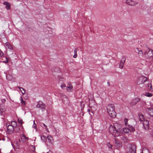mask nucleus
<instances>
[{
    "label": "nucleus",
    "instance_id": "obj_39",
    "mask_svg": "<svg viewBox=\"0 0 153 153\" xmlns=\"http://www.w3.org/2000/svg\"><path fill=\"white\" fill-rule=\"evenodd\" d=\"M4 55L3 53L0 49V56H2Z\"/></svg>",
    "mask_w": 153,
    "mask_h": 153
},
{
    "label": "nucleus",
    "instance_id": "obj_32",
    "mask_svg": "<svg viewBox=\"0 0 153 153\" xmlns=\"http://www.w3.org/2000/svg\"><path fill=\"white\" fill-rule=\"evenodd\" d=\"M30 148L32 151L34 152L35 151V147L33 145H32L30 146Z\"/></svg>",
    "mask_w": 153,
    "mask_h": 153
},
{
    "label": "nucleus",
    "instance_id": "obj_35",
    "mask_svg": "<svg viewBox=\"0 0 153 153\" xmlns=\"http://www.w3.org/2000/svg\"><path fill=\"white\" fill-rule=\"evenodd\" d=\"M107 146L110 148L111 149L112 145L110 144L109 143H108L107 145Z\"/></svg>",
    "mask_w": 153,
    "mask_h": 153
},
{
    "label": "nucleus",
    "instance_id": "obj_40",
    "mask_svg": "<svg viewBox=\"0 0 153 153\" xmlns=\"http://www.w3.org/2000/svg\"><path fill=\"white\" fill-rule=\"evenodd\" d=\"M33 123H33V127L34 128H36V125L35 123V122L34 121L33 122Z\"/></svg>",
    "mask_w": 153,
    "mask_h": 153
},
{
    "label": "nucleus",
    "instance_id": "obj_11",
    "mask_svg": "<svg viewBox=\"0 0 153 153\" xmlns=\"http://www.w3.org/2000/svg\"><path fill=\"white\" fill-rule=\"evenodd\" d=\"M140 100V99L138 98H136L132 100L130 103L131 106L134 105Z\"/></svg>",
    "mask_w": 153,
    "mask_h": 153
},
{
    "label": "nucleus",
    "instance_id": "obj_3",
    "mask_svg": "<svg viewBox=\"0 0 153 153\" xmlns=\"http://www.w3.org/2000/svg\"><path fill=\"white\" fill-rule=\"evenodd\" d=\"M147 78L145 77H140L138 78L136 81V84L138 85H140L143 84L146 81Z\"/></svg>",
    "mask_w": 153,
    "mask_h": 153
},
{
    "label": "nucleus",
    "instance_id": "obj_43",
    "mask_svg": "<svg viewBox=\"0 0 153 153\" xmlns=\"http://www.w3.org/2000/svg\"><path fill=\"white\" fill-rule=\"evenodd\" d=\"M115 143L116 144H117V145L119 144H120L119 143H117V141H116V140H115Z\"/></svg>",
    "mask_w": 153,
    "mask_h": 153
},
{
    "label": "nucleus",
    "instance_id": "obj_42",
    "mask_svg": "<svg viewBox=\"0 0 153 153\" xmlns=\"http://www.w3.org/2000/svg\"><path fill=\"white\" fill-rule=\"evenodd\" d=\"M1 101L3 103H4L5 102L6 100L5 99H2L1 100Z\"/></svg>",
    "mask_w": 153,
    "mask_h": 153
},
{
    "label": "nucleus",
    "instance_id": "obj_15",
    "mask_svg": "<svg viewBox=\"0 0 153 153\" xmlns=\"http://www.w3.org/2000/svg\"><path fill=\"white\" fill-rule=\"evenodd\" d=\"M4 45L5 46L7 47V48L10 49L11 50L13 49V47L12 45L10 44L8 42H6V43H4Z\"/></svg>",
    "mask_w": 153,
    "mask_h": 153
},
{
    "label": "nucleus",
    "instance_id": "obj_16",
    "mask_svg": "<svg viewBox=\"0 0 153 153\" xmlns=\"http://www.w3.org/2000/svg\"><path fill=\"white\" fill-rule=\"evenodd\" d=\"M21 128V126H17L14 128V132L16 133L19 132L20 130V128Z\"/></svg>",
    "mask_w": 153,
    "mask_h": 153
},
{
    "label": "nucleus",
    "instance_id": "obj_24",
    "mask_svg": "<svg viewBox=\"0 0 153 153\" xmlns=\"http://www.w3.org/2000/svg\"><path fill=\"white\" fill-rule=\"evenodd\" d=\"M11 126H13L14 128L16 126H18L17 125V123L16 121H13L11 122Z\"/></svg>",
    "mask_w": 153,
    "mask_h": 153
},
{
    "label": "nucleus",
    "instance_id": "obj_28",
    "mask_svg": "<svg viewBox=\"0 0 153 153\" xmlns=\"http://www.w3.org/2000/svg\"><path fill=\"white\" fill-rule=\"evenodd\" d=\"M18 88H19L21 92V93L23 94H25V91L24 90V89L22 88V87H18Z\"/></svg>",
    "mask_w": 153,
    "mask_h": 153
},
{
    "label": "nucleus",
    "instance_id": "obj_41",
    "mask_svg": "<svg viewBox=\"0 0 153 153\" xmlns=\"http://www.w3.org/2000/svg\"><path fill=\"white\" fill-rule=\"evenodd\" d=\"M68 85L69 86H73L71 85V82H69L68 83Z\"/></svg>",
    "mask_w": 153,
    "mask_h": 153
},
{
    "label": "nucleus",
    "instance_id": "obj_10",
    "mask_svg": "<svg viewBox=\"0 0 153 153\" xmlns=\"http://www.w3.org/2000/svg\"><path fill=\"white\" fill-rule=\"evenodd\" d=\"M126 3L131 6H134L137 4V2L131 0H126Z\"/></svg>",
    "mask_w": 153,
    "mask_h": 153
},
{
    "label": "nucleus",
    "instance_id": "obj_1",
    "mask_svg": "<svg viewBox=\"0 0 153 153\" xmlns=\"http://www.w3.org/2000/svg\"><path fill=\"white\" fill-rule=\"evenodd\" d=\"M107 112L110 117L114 118L116 116V113L115 111L114 106L113 104H109L107 107Z\"/></svg>",
    "mask_w": 153,
    "mask_h": 153
},
{
    "label": "nucleus",
    "instance_id": "obj_23",
    "mask_svg": "<svg viewBox=\"0 0 153 153\" xmlns=\"http://www.w3.org/2000/svg\"><path fill=\"white\" fill-rule=\"evenodd\" d=\"M47 139L49 140V142L52 143L53 142V138L50 135H48L47 136Z\"/></svg>",
    "mask_w": 153,
    "mask_h": 153
},
{
    "label": "nucleus",
    "instance_id": "obj_31",
    "mask_svg": "<svg viewBox=\"0 0 153 153\" xmlns=\"http://www.w3.org/2000/svg\"><path fill=\"white\" fill-rule=\"evenodd\" d=\"M18 122L21 125H22V119H19L18 120Z\"/></svg>",
    "mask_w": 153,
    "mask_h": 153
},
{
    "label": "nucleus",
    "instance_id": "obj_6",
    "mask_svg": "<svg viewBox=\"0 0 153 153\" xmlns=\"http://www.w3.org/2000/svg\"><path fill=\"white\" fill-rule=\"evenodd\" d=\"M36 107L41 109H45V105L42 101H39L38 102L37 104L36 105Z\"/></svg>",
    "mask_w": 153,
    "mask_h": 153
},
{
    "label": "nucleus",
    "instance_id": "obj_7",
    "mask_svg": "<svg viewBox=\"0 0 153 153\" xmlns=\"http://www.w3.org/2000/svg\"><path fill=\"white\" fill-rule=\"evenodd\" d=\"M143 127L145 130H147L149 128V121L147 120H144L143 123Z\"/></svg>",
    "mask_w": 153,
    "mask_h": 153
},
{
    "label": "nucleus",
    "instance_id": "obj_12",
    "mask_svg": "<svg viewBox=\"0 0 153 153\" xmlns=\"http://www.w3.org/2000/svg\"><path fill=\"white\" fill-rule=\"evenodd\" d=\"M28 137H27L25 135L23 134L21 137V141L23 143H25L28 140Z\"/></svg>",
    "mask_w": 153,
    "mask_h": 153
},
{
    "label": "nucleus",
    "instance_id": "obj_8",
    "mask_svg": "<svg viewBox=\"0 0 153 153\" xmlns=\"http://www.w3.org/2000/svg\"><path fill=\"white\" fill-rule=\"evenodd\" d=\"M135 146L134 145H131L128 153H136Z\"/></svg>",
    "mask_w": 153,
    "mask_h": 153
},
{
    "label": "nucleus",
    "instance_id": "obj_49",
    "mask_svg": "<svg viewBox=\"0 0 153 153\" xmlns=\"http://www.w3.org/2000/svg\"><path fill=\"white\" fill-rule=\"evenodd\" d=\"M0 140H1V139L0 138Z\"/></svg>",
    "mask_w": 153,
    "mask_h": 153
},
{
    "label": "nucleus",
    "instance_id": "obj_34",
    "mask_svg": "<svg viewBox=\"0 0 153 153\" xmlns=\"http://www.w3.org/2000/svg\"><path fill=\"white\" fill-rule=\"evenodd\" d=\"M128 120L127 119H125L124 120V121L125 122V124L126 126H127V125H128Z\"/></svg>",
    "mask_w": 153,
    "mask_h": 153
},
{
    "label": "nucleus",
    "instance_id": "obj_26",
    "mask_svg": "<svg viewBox=\"0 0 153 153\" xmlns=\"http://www.w3.org/2000/svg\"><path fill=\"white\" fill-rule=\"evenodd\" d=\"M136 49L137 50V51L135 50V52L136 53H137L138 54L140 55L143 54V52L141 50H139L138 48H136Z\"/></svg>",
    "mask_w": 153,
    "mask_h": 153
},
{
    "label": "nucleus",
    "instance_id": "obj_33",
    "mask_svg": "<svg viewBox=\"0 0 153 153\" xmlns=\"http://www.w3.org/2000/svg\"><path fill=\"white\" fill-rule=\"evenodd\" d=\"M6 110V109L5 108H1V109L0 108V111H1L0 112L2 113H2L3 112H4Z\"/></svg>",
    "mask_w": 153,
    "mask_h": 153
},
{
    "label": "nucleus",
    "instance_id": "obj_5",
    "mask_svg": "<svg viewBox=\"0 0 153 153\" xmlns=\"http://www.w3.org/2000/svg\"><path fill=\"white\" fill-rule=\"evenodd\" d=\"M114 126L117 131L119 132V134L120 132H122L123 128L122 127V125L118 123H116L114 124Z\"/></svg>",
    "mask_w": 153,
    "mask_h": 153
},
{
    "label": "nucleus",
    "instance_id": "obj_30",
    "mask_svg": "<svg viewBox=\"0 0 153 153\" xmlns=\"http://www.w3.org/2000/svg\"><path fill=\"white\" fill-rule=\"evenodd\" d=\"M145 96L148 97H151L152 96V94L149 93H146Z\"/></svg>",
    "mask_w": 153,
    "mask_h": 153
},
{
    "label": "nucleus",
    "instance_id": "obj_2",
    "mask_svg": "<svg viewBox=\"0 0 153 153\" xmlns=\"http://www.w3.org/2000/svg\"><path fill=\"white\" fill-rule=\"evenodd\" d=\"M109 131L112 135L114 137H117L119 135V132L117 131L114 126H111L109 128Z\"/></svg>",
    "mask_w": 153,
    "mask_h": 153
},
{
    "label": "nucleus",
    "instance_id": "obj_25",
    "mask_svg": "<svg viewBox=\"0 0 153 153\" xmlns=\"http://www.w3.org/2000/svg\"><path fill=\"white\" fill-rule=\"evenodd\" d=\"M77 49L75 48L74 51V55L73 56V57L74 58H76L77 57Z\"/></svg>",
    "mask_w": 153,
    "mask_h": 153
},
{
    "label": "nucleus",
    "instance_id": "obj_44",
    "mask_svg": "<svg viewBox=\"0 0 153 153\" xmlns=\"http://www.w3.org/2000/svg\"><path fill=\"white\" fill-rule=\"evenodd\" d=\"M107 83H108V85L109 86H110V83H109V82H107Z\"/></svg>",
    "mask_w": 153,
    "mask_h": 153
},
{
    "label": "nucleus",
    "instance_id": "obj_20",
    "mask_svg": "<svg viewBox=\"0 0 153 153\" xmlns=\"http://www.w3.org/2000/svg\"><path fill=\"white\" fill-rule=\"evenodd\" d=\"M128 128L130 131H133L135 130L134 128L132 126L128 125Z\"/></svg>",
    "mask_w": 153,
    "mask_h": 153
},
{
    "label": "nucleus",
    "instance_id": "obj_45",
    "mask_svg": "<svg viewBox=\"0 0 153 153\" xmlns=\"http://www.w3.org/2000/svg\"><path fill=\"white\" fill-rule=\"evenodd\" d=\"M91 110L90 109H88V111L89 113V112Z\"/></svg>",
    "mask_w": 153,
    "mask_h": 153
},
{
    "label": "nucleus",
    "instance_id": "obj_47",
    "mask_svg": "<svg viewBox=\"0 0 153 153\" xmlns=\"http://www.w3.org/2000/svg\"><path fill=\"white\" fill-rule=\"evenodd\" d=\"M19 141L20 142H21V141H20V140H19Z\"/></svg>",
    "mask_w": 153,
    "mask_h": 153
},
{
    "label": "nucleus",
    "instance_id": "obj_37",
    "mask_svg": "<svg viewBox=\"0 0 153 153\" xmlns=\"http://www.w3.org/2000/svg\"><path fill=\"white\" fill-rule=\"evenodd\" d=\"M66 87V85H65L64 84V83H63L61 85V87L62 88H63L64 87Z\"/></svg>",
    "mask_w": 153,
    "mask_h": 153
},
{
    "label": "nucleus",
    "instance_id": "obj_48",
    "mask_svg": "<svg viewBox=\"0 0 153 153\" xmlns=\"http://www.w3.org/2000/svg\"><path fill=\"white\" fill-rule=\"evenodd\" d=\"M146 61H147V62H149V61H147V60H146Z\"/></svg>",
    "mask_w": 153,
    "mask_h": 153
},
{
    "label": "nucleus",
    "instance_id": "obj_17",
    "mask_svg": "<svg viewBox=\"0 0 153 153\" xmlns=\"http://www.w3.org/2000/svg\"><path fill=\"white\" fill-rule=\"evenodd\" d=\"M125 61V59H124L123 61L122 60L120 62L119 64V68H120L122 69L123 68Z\"/></svg>",
    "mask_w": 153,
    "mask_h": 153
},
{
    "label": "nucleus",
    "instance_id": "obj_38",
    "mask_svg": "<svg viewBox=\"0 0 153 153\" xmlns=\"http://www.w3.org/2000/svg\"><path fill=\"white\" fill-rule=\"evenodd\" d=\"M43 125L45 127L46 131H48V129L47 128V126L44 123H43Z\"/></svg>",
    "mask_w": 153,
    "mask_h": 153
},
{
    "label": "nucleus",
    "instance_id": "obj_27",
    "mask_svg": "<svg viewBox=\"0 0 153 153\" xmlns=\"http://www.w3.org/2000/svg\"><path fill=\"white\" fill-rule=\"evenodd\" d=\"M73 88V86H68L66 87V89L68 91H71Z\"/></svg>",
    "mask_w": 153,
    "mask_h": 153
},
{
    "label": "nucleus",
    "instance_id": "obj_21",
    "mask_svg": "<svg viewBox=\"0 0 153 153\" xmlns=\"http://www.w3.org/2000/svg\"><path fill=\"white\" fill-rule=\"evenodd\" d=\"M142 153H149V150L146 148H143Z\"/></svg>",
    "mask_w": 153,
    "mask_h": 153
},
{
    "label": "nucleus",
    "instance_id": "obj_4",
    "mask_svg": "<svg viewBox=\"0 0 153 153\" xmlns=\"http://www.w3.org/2000/svg\"><path fill=\"white\" fill-rule=\"evenodd\" d=\"M146 52H145L144 55L145 56V57L146 58L148 59L152 57L153 56V51L152 50L150 49L149 51L146 53Z\"/></svg>",
    "mask_w": 153,
    "mask_h": 153
},
{
    "label": "nucleus",
    "instance_id": "obj_36",
    "mask_svg": "<svg viewBox=\"0 0 153 153\" xmlns=\"http://www.w3.org/2000/svg\"><path fill=\"white\" fill-rule=\"evenodd\" d=\"M21 102L22 103V104H23L24 105H25V102L23 100L22 98H21Z\"/></svg>",
    "mask_w": 153,
    "mask_h": 153
},
{
    "label": "nucleus",
    "instance_id": "obj_14",
    "mask_svg": "<svg viewBox=\"0 0 153 153\" xmlns=\"http://www.w3.org/2000/svg\"><path fill=\"white\" fill-rule=\"evenodd\" d=\"M139 120L140 121H143L145 120L144 115L142 114H139L138 115Z\"/></svg>",
    "mask_w": 153,
    "mask_h": 153
},
{
    "label": "nucleus",
    "instance_id": "obj_29",
    "mask_svg": "<svg viewBox=\"0 0 153 153\" xmlns=\"http://www.w3.org/2000/svg\"><path fill=\"white\" fill-rule=\"evenodd\" d=\"M41 138L43 142H45L47 140V138L44 135H42L41 136Z\"/></svg>",
    "mask_w": 153,
    "mask_h": 153
},
{
    "label": "nucleus",
    "instance_id": "obj_19",
    "mask_svg": "<svg viewBox=\"0 0 153 153\" xmlns=\"http://www.w3.org/2000/svg\"><path fill=\"white\" fill-rule=\"evenodd\" d=\"M129 132V131L128 127L124 128H122V132H121L122 133L123 132L124 133H128Z\"/></svg>",
    "mask_w": 153,
    "mask_h": 153
},
{
    "label": "nucleus",
    "instance_id": "obj_9",
    "mask_svg": "<svg viewBox=\"0 0 153 153\" xmlns=\"http://www.w3.org/2000/svg\"><path fill=\"white\" fill-rule=\"evenodd\" d=\"M14 128L10 125L8 126L7 128V132L9 134H12L14 131Z\"/></svg>",
    "mask_w": 153,
    "mask_h": 153
},
{
    "label": "nucleus",
    "instance_id": "obj_18",
    "mask_svg": "<svg viewBox=\"0 0 153 153\" xmlns=\"http://www.w3.org/2000/svg\"><path fill=\"white\" fill-rule=\"evenodd\" d=\"M3 4L6 5V7L7 10H9L10 9V4L7 2H5L3 3Z\"/></svg>",
    "mask_w": 153,
    "mask_h": 153
},
{
    "label": "nucleus",
    "instance_id": "obj_46",
    "mask_svg": "<svg viewBox=\"0 0 153 153\" xmlns=\"http://www.w3.org/2000/svg\"><path fill=\"white\" fill-rule=\"evenodd\" d=\"M152 87V85L151 84V86H150V88H151Z\"/></svg>",
    "mask_w": 153,
    "mask_h": 153
},
{
    "label": "nucleus",
    "instance_id": "obj_22",
    "mask_svg": "<svg viewBox=\"0 0 153 153\" xmlns=\"http://www.w3.org/2000/svg\"><path fill=\"white\" fill-rule=\"evenodd\" d=\"M6 78L9 80H11L13 79V76L12 75L10 74H7L6 76Z\"/></svg>",
    "mask_w": 153,
    "mask_h": 153
},
{
    "label": "nucleus",
    "instance_id": "obj_13",
    "mask_svg": "<svg viewBox=\"0 0 153 153\" xmlns=\"http://www.w3.org/2000/svg\"><path fill=\"white\" fill-rule=\"evenodd\" d=\"M148 114L152 117H153V108H149L147 111Z\"/></svg>",
    "mask_w": 153,
    "mask_h": 153
}]
</instances>
